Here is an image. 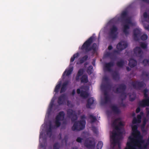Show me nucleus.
<instances>
[{
	"label": "nucleus",
	"mask_w": 149,
	"mask_h": 149,
	"mask_svg": "<svg viewBox=\"0 0 149 149\" xmlns=\"http://www.w3.org/2000/svg\"><path fill=\"white\" fill-rule=\"evenodd\" d=\"M136 126L132 127V133L128 139L127 146L125 149H146L148 143L142 140L139 132L136 130Z\"/></svg>",
	"instance_id": "1"
},
{
	"label": "nucleus",
	"mask_w": 149,
	"mask_h": 149,
	"mask_svg": "<svg viewBox=\"0 0 149 149\" xmlns=\"http://www.w3.org/2000/svg\"><path fill=\"white\" fill-rule=\"evenodd\" d=\"M67 114L68 117L71 118L72 122H74L72 129L73 131H79L83 130L85 127L86 124V120H83L86 118L84 115L81 116V120L75 121L77 119V113L75 111L69 109L67 111Z\"/></svg>",
	"instance_id": "2"
},
{
	"label": "nucleus",
	"mask_w": 149,
	"mask_h": 149,
	"mask_svg": "<svg viewBox=\"0 0 149 149\" xmlns=\"http://www.w3.org/2000/svg\"><path fill=\"white\" fill-rule=\"evenodd\" d=\"M95 39V37L93 36L90 37L84 43L80 49L84 54H87L91 51H92L91 53L92 55L97 53L98 46L96 43H94L92 46L90 47Z\"/></svg>",
	"instance_id": "3"
},
{
	"label": "nucleus",
	"mask_w": 149,
	"mask_h": 149,
	"mask_svg": "<svg viewBox=\"0 0 149 149\" xmlns=\"http://www.w3.org/2000/svg\"><path fill=\"white\" fill-rule=\"evenodd\" d=\"M65 116V113L63 111L60 112L55 118V126L57 127H59L61 124L60 121H62L64 120Z\"/></svg>",
	"instance_id": "4"
},
{
	"label": "nucleus",
	"mask_w": 149,
	"mask_h": 149,
	"mask_svg": "<svg viewBox=\"0 0 149 149\" xmlns=\"http://www.w3.org/2000/svg\"><path fill=\"white\" fill-rule=\"evenodd\" d=\"M95 101L93 98L90 97L87 100L86 104V107L89 109H93L95 107L96 104Z\"/></svg>",
	"instance_id": "5"
},
{
	"label": "nucleus",
	"mask_w": 149,
	"mask_h": 149,
	"mask_svg": "<svg viewBox=\"0 0 149 149\" xmlns=\"http://www.w3.org/2000/svg\"><path fill=\"white\" fill-rule=\"evenodd\" d=\"M93 141L94 140L90 137L86 139L84 143V146L88 148H91L95 146L93 144Z\"/></svg>",
	"instance_id": "6"
},
{
	"label": "nucleus",
	"mask_w": 149,
	"mask_h": 149,
	"mask_svg": "<svg viewBox=\"0 0 149 149\" xmlns=\"http://www.w3.org/2000/svg\"><path fill=\"white\" fill-rule=\"evenodd\" d=\"M66 98V95L65 94H61L58 98L57 103L59 105L63 104Z\"/></svg>",
	"instance_id": "7"
},
{
	"label": "nucleus",
	"mask_w": 149,
	"mask_h": 149,
	"mask_svg": "<svg viewBox=\"0 0 149 149\" xmlns=\"http://www.w3.org/2000/svg\"><path fill=\"white\" fill-rule=\"evenodd\" d=\"M71 64L70 65V68L68 70H66L64 72L62 75V77H64L65 76V74L66 76H68L70 75L72 73L73 70V67H70Z\"/></svg>",
	"instance_id": "8"
},
{
	"label": "nucleus",
	"mask_w": 149,
	"mask_h": 149,
	"mask_svg": "<svg viewBox=\"0 0 149 149\" xmlns=\"http://www.w3.org/2000/svg\"><path fill=\"white\" fill-rule=\"evenodd\" d=\"M69 81H68L64 82L62 84L60 91V93L64 92L67 89V86L69 84Z\"/></svg>",
	"instance_id": "9"
},
{
	"label": "nucleus",
	"mask_w": 149,
	"mask_h": 149,
	"mask_svg": "<svg viewBox=\"0 0 149 149\" xmlns=\"http://www.w3.org/2000/svg\"><path fill=\"white\" fill-rule=\"evenodd\" d=\"M81 83H86L88 81V76L87 74L83 75L80 79Z\"/></svg>",
	"instance_id": "10"
},
{
	"label": "nucleus",
	"mask_w": 149,
	"mask_h": 149,
	"mask_svg": "<svg viewBox=\"0 0 149 149\" xmlns=\"http://www.w3.org/2000/svg\"><path fill=\"white\" fill-rule=\"evenodd\" d=\"M83 73L84 70L82 69H80L78 70L75 77V79L76 81L79 80V77L82 75Z\"/></svg>",
	"instance_id": "11"
},
{
	"label": "nucleus",
	"mask_w": 149,
	"mask_h": 149,
	"mask_svg": "<svg viewBox=\"0 0 149 149\" xmlns=\"http://www.w3.org/2000/svg\"><path fill=\"white\" fill-rule=\"evenodd\" d=\"M149 105V98L144 99L140 103V105L142 107H145Z\"/></svg>",
	"instance_id": "12"
},
{
	"label": "nucleus",
	"mask_w": 149,
	"mask_h": 149,
	"mask_svg": "<svg viewBox=\"0 0 149 149\" xmlns=\"http://www.w3.org/2000/svg\"><path fill=\"white\" fill-rule=\"evenodd\" d=\"M81 96L84 98H87L89 94L86 91L81 90L80 94Z\"/></svg>",
	"instance_id": "13"
},
{
	"label": "nucleus",
	"mask_w": 149,
	"mask_h": 149,
	"mask_svg": "<svg viewBox=\"0 0 149 149\" xmlns=\"http://www.w3.org/2000/svg\"><path fill=\"white\" fill-rule=\"evenodd\" d=\"M143 114L142 113H141L140 115H139L137 116V119L136 120L135 119H134L133 121V123H139L141 122V116H143Z\"/></svg>",
	"instance_id": "14"
},
{
	"label": "nucleus",
	"mask_w": 149,
	"mask_h": 149,
	"mask_svg": "<svg viewBox=\"0 0 149 149\" xmlns=\"http://www.w3.org/2000/svg\"><path fill=\"white\" fill-rule=\"evenodd\" d=\"M93 72V67L90 65L87 68V72L88 74H91Z\"/></svg>",
	"instance_id": "15"
},
{
	"label": "nucleus",
	"mask_w": 149,
	"mask_h": 149,
	"mask_svg": "<svg viewBox=\"0 0 149 149\" xmlns=\"http://www.w3.org/2000/svg\"><path fill=\"white\" fill-rule=\"evenodd\" d=\"M88 56L87 55H86L83 57L79 61L80 64H82L85 61H86L88 59Z\"/></svg>",
	"instance_id": "16"
},
{
	"label": "nucleus",
	"mask_w": 149,
	"mask_h": 149,
	"mask_svg": "<svg viewBox=\"0 0 149 149\" xmlns=\"http://www.w3.org/2000/svg\"><path fill=\"white\" fill-rule=\"evenodd\" d=\"M79 56V54L78 53H77L74 54L73 56L70 59V62H73L75 58H77Z\"/></svg>",
	"instance_id": "17"
},
{
	"label": "nucleus",
	"mask_w": 149,
	"mask_h": 149,
	"mask_svg": "<svg viewBox=\"0 0 149 149\" xmlns=\"http://www.w3.org/2000/svg\"><path fill=\"white\" fill-rule=\"evenodd\" d=\"M136 64V62L135 61L132 59L130 61H129V65L131 67H133L135 66Z\"/></svg>",
	"instance_id": "18"
},
{
	"label": "nucleus",
	"mask_w": 149,
	"mask_h": 149,
	"mask_svg": "<svg viewBox=\"0 0 149 149\" xmlns=\"http://www.w3.org/2000/svg\"><path fill=\"white\" fill-rule=\"evenodd\" d=\"M89 118L91 120V123H93L96 121V120H97V118L95 116H93L92 115H90L89 116Z\"/></svg>",
	"instance_id": "19"
},
{
	"label": "nucleus",
	"mask_w": 149,
	"mask_h": 149,
	"mask_svg": "<svg viewBox=\"0 0 149 149\" xmlns=\"http://www.w3.org/2000/svg\"><path fill=\"white\" fill-rule=\"evenodd\" d=\"M61 86V83H59L57 84L55 87V88L54 91L56 93H57L59 91V90Z\"/></svg>",
	"instance_id": "20"
},
{
	"label": "nucleus",
	"mask_w": 149,
	"mask_h": 149,
	"mask_svg": "<svg viewBox=\"0 0 149 149\" xmlns=\"http://www.w3.org/2000/svg\"><path fill=\"white\" fill-rule=\"evenodd\" d=\"M60 148V145L58 142L54 144L53 149H59Z\"/></svg>",
	"instance_id": "21"
},
{
	"label": "nucleus",
	"mask_w": 149,
	"mask_h": 149,
	"mask_svg": "<svg viewBox=\"0 0 149 149\" xmlns=\"http://www.w3.org/2000/svg\"><path fill=\"white\" fill-rule=\"evenodd\" d=\"M92 130L94 134L96 135L98 134V132L97 128L94 126L92 127Z\"/></svg>",
	"instance_id": "22"
},
{
	"label": "nucleus",
	"mask_w": 149,
	"mask_h": 149,
	"mask_svg": "<svg viewBox=\"0 0 149 149\" xmlns=\"http://www.w3.org/2000/svg\"><path fill=\"white\" fill-rule=\"evenodd\" d=\"M117 47L118 49H122L125 48L126 47L124 46L123 43L122 44H121L120 43H119L117 45Z\"/></svg>",
	"instance_id": "23"
},
{
	"label": "nucleus",
	"mask_w": 149,
	"mask_h": 149,
	"mask_svg": "<svg viewBox=\"0 0 149 149\" xmlns=\"http://www.w3.org/2000/svg\"><path fill=\"white\" fill-rule=\"evenodd\" d=\"M54 128L53 126L51 124H50L49 125V128L47 130L48 132H52V130Z\"/></svg>",
	"instance_id": "24"
},
{
	"label": "nucleus",
	"mask_w": 149,
	"mask_h": 149,
	"mask_svg": "<svg viewBox=\"0 0 149 149\" xmlns=\"http://www.w3.org/2000/svg\"><path fill=\"white\" fill-rule=\"evenodd\" d=\"M68 140V137L67 136H65L64 138V139L62 140V143H63L64 142H65V143L66 145L67 143V141Z\"/></svg>",
	"instance_id": "25"
},
{
	"label": "nucleus",
	"mask_w": 149,
	"mask_h": 149,
	"mask_svg": "<svg viewBox=\"0 0 149 149\" xmlns=\"http://www.w3.org/2000/svg\"><path fill=\"white\" fill-rule=\"evenodd\" d=\"M67 105L68 106L70 107H73V105L72 104V102L71 101L68 100L67 101Z\"/></svg>",
	"instance_id": "26"
},
{
	"label": "nucleus",
	"mask_w": 149,
	"mask_h": 149,
	"mask_svg": "<svg viewBox=\"0 0 149 149\" xmlns=\"http://www.w3.org/2000/svg\"><path fill=\"white\" fill-rule=\"evenodd\" d=\"M83 139L80 138V137H78L76 139V141L78 143H81L82 142V141Z\"/></svg>",
	"instance_id": "27"
},
{
	"label": "nucleus",
	"mask_w": 149,
	"mask_h": 149,
	"mask_svg": "<svg viewBox=\"0 0 149 149\" xmlns=\"http://www.w3.org/2000/svg\"><path fill=\"white\" fill-rule=\"evenodd\" d=\"M142 40H145L147 39V36L146 35H143L141 37Z\"/></svg>",
	"instance_id": "28"
},
{
	"label": "nucleus",
	"mask_w": 149,
	"mask_h": 149,
	"mask_svg": "<svg viewBox=\"0 0 149 149\" xmlns=\"http://www.w3.org/2000/svg\"><path fill=\"white\" fill-rule=\"evenodd\" d=\"M46 134L47 135L49 136V137H50L52 136V132H48V131L47 130L46 132Z\"/></svg>",
	"instance_id": "29"
},
{
	"label": "nucleus",
	"mask_w": 149,
	"mask_h": 149,
	"mask_svg": "<svg viewBox=\"0 0 149 149\" xmlns=\"http://www.w3.org/2000/svg\"><path fill=\"white\" fill-rule=\"evenodd\" d=\"M95 61L96 59L95 58H94L92 62V64L94 66H95Z\"/></svg>",
	"instance_id": "30"
},
{
	"label": "nucleus",
	"mask_w": 149,
	"mask_h": 149,
	"mask_svg": "<svg viewBox=\"0 0 149 149\" xmlns=\"http://www.w3.org/2000/svg\"><path fill=\"white\" fill-rule=\"evenodd\" d=\"M100 88L101 93H102V81L101 83Z\"/></svg>",
	"instance_id": "31"
},
{
	"label": "nucleus",
	"mask_w": 149,
	"mask_h": 149,
	"mask_svg": "<svg viewBox=\"0 0 149 149\" xmlns=\"http://www.w3.org/2000/svg\"><path fill=\"white\" fill-rule=\"evenodd\" d=\"M81 91L79 88H78L77 90V92L78 94H81Z\"/></svg>",
	"instance_id": "32"
},
{
	"label": "nucleus",
	"mask_w": 149,
	"mask_h": 149,
	"mask_svg": "<svg viewBox=\"0 0 149 149\" xmlns=\"http://www.w3.org/2000/svg\"><path fill=\"white\" fill-rule=\"evenodd\" d=\"M100 104L101 105H102V95L100 97Z\"/></svg>",
	"instance_id": "33"
},
{
	"label": "nucleus",
	"mask_w": 149,
	"mask_h": 149,
	"mask_svg": "<svg viewBox=\"0 0 149 149\" xmlns=\"http://www.w3.org/2000/svg\"><path fill=\"white\" fill-rule=\"evenodd\" d=\"M75 93V91L74 89L72 90V95L73 96L74 95Z\"/></svg>",
	"instance_id": "34"
},
{
	"label": "nucleus",
	"mask_w": 149,
	"mask_h": 149,
	"mask_svg": "<svg viewBox=\"0 0 149 149\" xmlns=\"http://www.w3.org/2000/svg\"><path fill=\"white\" fill-rule=\"evenodd\" d=\"M140 111V109L139 108H137L136 110V113H138Z\"/></svg>",
	"instance_id": "35"
},
{
	"label": "nucleus",
	"mask_w": 149,
	"mask_h": 149,
	"mask_svg": "<svg viewBox=\"0 0 149 149\" xmlns=\"http://www.w3.org/2000/svg\"><path fill=\"white\" fill-rule=\"evenodd\" d=\"M59 140H60V139H61V136H62V134H61V133H60L59 134Z\"/></svg>",
	"instance_id": "36"
},
{
	"label": "nucleus",
	"mask_w": 149,
	"mask_h": 149,
	"mask_svg": "<svg viewBox=\"0 0 149 149\" xmlns=\"http://www.w3.org/2000/svg\"><path fill=\"white\" fill-rule=\"evenodd\" d=\"M53 103H51L50 104V107L51 108H52V107H53Z\"/></svg>",
	"instance_id": "37"
},
{
	"label": "nucleus",
	"mask_w": 149,
	"mask_h": 149,
	"mask_svg": "<svg viewBox=\"0 0 149 149\" xmlns=\"http://www.w3.org/2000/svg\"><path fill=\"white\" fill-rule=\"evenodd\" d=\"M67 124V122L66 121H64L63 122V125L64 124V125H66Z\"/></svg>",
	"instance_id": "38"
},
{
	"label": "nucleus",
	"mask_w": 149,
	"mask_h": 149,
	"mask_svg": "<svg viewBox=\"0 0 149 149\" xmlns=\"http://www.w3.org/2000/svg\"><path fill=\"white\" fill-rule=\"evenodd\" d=\"M146 45L145 44H143V45H141L142 47L143 48L146 47Z\"/></svg>",
	"instance_id": "39"
},
{
	"label": "nucleus",
	"mask_w": 149,
	"mask_h": 149,
	"mask_svg": "<svg viewBox=\"0 0 149 149\" xmlns=\"http://www.w3.org/2000/svg\"><path fill=\"white\" fill-rule=\"evenodd\" d=\"M119 125H124V124L122 122H120L119 123Z\"/></svg>",
	"instance_id": "40"
},
{
	"label": "nucleus",
	"mask_w": 149,
	"mask_h": 149,
	"mask_svg": "<svg viewBox=\"0 0 149 149\" xmlns=\"http://www.w3.org/2000/svg\"><path fill=\"white\" fill-rule=\"evenodd\" d=\"M109 49L110 50L112 49V47L111 46H109L108 47Z\"/></svg>",
	"instance_id": "41"
},
{
	"label": "nucleus",
	"mask_w": 149,
	"mask_h": 149,
	"mask_svg": "<svg viewBox=\"0 0 149 149\" xmlns=\"http://www.w3.org/2000/svg\"><path fill=\"white\" fill-rule=\"evenodd\" d=\"M99 144V143H98L97 145V147H98V146Z\"/></svg>",
	"instance_id": "42"
},
{
	"label": "nucleus",
	"mask_w": 149,
	"mask_h": 149,
	"mask_svg": "<svg viewBox=\"0 0 149 149\" xmlns=\"http://www.w3.org/2000/svg\"><path fill=\"white\" fill-rule=\"evenodd\" d=\"M87 64V63H85V64H84V65H86Z\"/></svg>",
	"instance_id": "43"
},
{
	"label": "nucleus",
	"mask_w": 149,
	"mask_h": 149,
	"mask_svg": "<svg viewBox=\"0 0 149 149\" xmlns=\"http://www.w3.org/2000/svg\"><path fill=\"white\" fill-rule=\"evenodd\" d=\"M143 123H144V125H145V121L144 120V121H143Z\"/></svg>",
	"instance_id": "44"
},
{
	"label": "nucleus",
	"mask_w": 149,
	"mask_h": 149,
	"mask_svg": "<svg viewBox=\"0 0 149 149\" xmlns=\"http://www.w3.org/2000/svg\"><path fill=\"white\" fill-rule=\"evenodd\" d=\"M114 29L115 30H116V28L115 27H114Z\"/></svg>",
	"instance_id": "45"
},
{
	"label": "nucleus",
	"mask_w": 149,
	"mask_h": 149,
	"mask_svg": "<svg viewBox=\"0 0 149 149\" xmlns=\"http://www.w3.org/2000/svg\"><path fill=\"white\" fill-rule=\"evenodd\" d=\"M102 146L100 147V149L102 148Z\"/></svg>",
	"instance_id": "46"
}]
</instances>
